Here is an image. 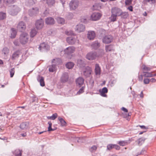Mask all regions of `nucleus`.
I'll return each mask as SVG.
<instances>
[{"instance_id":"obj_1","label":"nucleus","mask_w":156,"mask_h":156,"mask_svg":"<svg viewBox=\"0 0 156 156\" xmlns=\"http://www.w3.org/2000/svg\"><path fill=\"white\" fill-rule=\"evenodd\" d=\"M29 36L26 33H23L20 35V41L22 44H25L28 42Z\"/></svg>"},{"instance_id":"obj_2","label":"nucleus","mask_w":156,"mask_h":156,"mask_svg":"<svg viewBox=\"0 0 156 156\" xmlns=\"http://www.w3.org/2000/svg\"><path fill=\"white\" fill-rule=\"evenodd\" d=\"M20 9L16 5H13L9 9L8 12L12 16L16 15L20 11Z\"/></svg>"},{"instance_id":"obj_3","label":"nucleus","mask_w":156,"mask_h":156,"mask_svg":"<svg viewBox=\"0 0 156 156\" xmlns=\"http://www.w3.org/2000/svg\"><path fill=\"white\" fill-rule=\"evenodd\" d=\"M102 14L99 12H94L93 13L90 17V20L93 21H96L100 20Z\"/></svg>"},{"instance_id":"obj_4","label":"nucleus","mask_w":156,"mask_h":156,"mask_svg":"<svg viewBox=\"0 0 156 156\" xmlns=\"http://www.w3.org/2000/svg\"><path fill=\"white\" fill-rule=\"evenodd\" d=\"M113 37L111 35H108L104 36L102 39L103 42L105 44L111 43L113 40Z\"/></svg>"},{"instance_id":"obj_5","label":"nucleus","mask_w":156,"mask_h":156,"mask_svg":"<svg viewBox=\"0 0 156 156\" xmlns=\"http://www.w3.org/2000/svg\"><path fill=\"white\" fill-rule=\"evenodd\" d=\"M26 24L23 21L19 22L17 26V30L20 32L24 31L26 29Z\"/></svg>"},{"instance_id":"obj_6","label":"nucleus","mask_w":156,"mask_h":156,"mask_svg":"<svg viewBox=\"0 0 156 156\" xmlns=\"http://www.w3.org/2000/svg\"><path fill=\"white\" fill-rule=\"evenodd\" d=\"M78 2L77 0H72L69 3V5L71 10H74L78 7Z\"/></svg>"},{"instance_id":"obj_7","label":"nucleus","mask_w":156,"mask_h":156,"mask_svg":"<svg viewBox=\"0 0 156 156\" xmlns=\"http://www.w3.org/2000/svg\"><path fill=\"white\" fill-rule=\"evenodd\" d=\"M98 56L96 52H91L87 53L86 56V58L89 60H93L95 59Z\"/></svg>"},{"instance_id":"obj_8","label":"nucleus","mask_w":156,"mask_h":156,"mask_svg":"<svg viewBox=\"0 0 156 156\" xmlns=\"http://www.w3.org/2000/svg\"><path fill=\"white\" fill-rule=\"evenodd\" d=\"M91 68L89 66H87L84 68L82 72L83 74L86 77H89L91 73Z\"/></svg>"},{"instance_id":"obj_9","label":"nucleus","mask_w":156,"mask_h":156,"mask_svg":"<svg viewBox=\"0 0 156 156\" xmlns=\"http://www.w3.org/2000/svg\"><path fill=\"white\" fill-rule=\"evenodd\" d=\"M44 20L41 19L37 20L35 23V26L37 29H42L44 26Z\"/></svg>"},{"instance_id":"obj_10","label":"nucleus","mask_w":156,"mask_h":156,"mask_svg":"<svg viewBox=\"0 0 156 156\" xmlns=\"http://www.w3.org/2000/svg\"><path fill=\"white\" fill-rule=\"evenodd\" d=\"M49 48L50 47L49 45L47 43H41L39 47V49L41 51H42L44 50H48L49 49Z\"/></svg>"},{"instance_id":"obj_11","label":"nucleus","mask_w":156,"mask_h":156,"mask_svg":"<svg viewBox=\"0 0 156 156\" xmlns=\"http://www.w3.org/2000/svg\"><path fill=\"white\" fill-rule=\"evenodd\" d=\"M85 26L84 25L79 24L76 26L75 30L77 32L80 33L84 31L85 30Z\"/></svg>"},{"instance_id":"obj_12","label":"nucleus","mask_w":156,"mask_h":156,"mask_svg":"<svg viewBox=\"0 0 156 156\" xmlns=\"http://www.w3.org/2000/svg\"><path fill=\"white\" fill-rule=\"evenodd\" d=\"M122 10L119 8L115 7L111 9L112 13L118 16L121 15Z\"/></svg>"},{"instance_id":"obj_13","label":"nucleus","mask_w":156,"mask_h":156,"mask_svg":"<svg viewBox=\"0 0 156 156\" xmlns=\"http://www.w3.org/2000/svg\"><path fill=\"white\" fill-rule=\"evenodd\" d=\"M75 50V48L73 46H70L66 48L64 50V51L65 54L69 55L73 53Z\"/></svg>"},{"instance_id":"obj_14","label":"nucleus","mask_w":156,"mask_h":156,"mask_svg":"<svg viewBox=\"0 0 156 156\" xmlns=\"http://www.w3.org/2000/svg\"><path fill=\"white\" fill-rule=\"evenodd\" d=\"M76 38L73 37H68L66 39L67 42L70 44L72 45L74 44L77 41Z\"/></svg>"},{"instance_id":"obj_15","label":"nucleus","mask_w":156,"mask_h":156,"mask_svg":"<svg viewBox=\"0 0 156 156\" xmlns=\"http://www.w3.org/2000/svg\"><path fill=\"white\" fill-rule=\"evenodd\" d=\"M39 12L38 9L37 7L33 8L32 9L30 10L29 12V15L30 16H33L37 14Z\"/></svg>"},{"instance_id":"obj_16","label":"nucleus","mask_w":156,"mask_h":156,"mask_svg":"<svg viewBox=\"0 0 156 156\" xmlns=\"http://www.w3.org/2000/svg\"><path fill=\"white\" fill-rule=\"evenodd\" d=\"M69 77L68 73H63L61 77V81L62 83L66 82L68 81Z\"/></svg>"},{"instance_id":"obj_17","label":"nucleus","mask_w":156,"mask_h":156,"mask_svg":"<svg viewBox=\"0 0 156 156\" xmlns=\"http://www.w3.org/2000/svg\"><path fill=\"white\" fill-rule=\"evenodd\" d=\"M95 37V34L94 31H88L87 34V38L90 40H93Z\"/></svg>"},{"instance_id":"obj_18","label":"nucleus","mask_w":156,"mask_h":156,"mask_svg":"<svg viewBox=\"0 0 156 156\" xmlns=\"http://www.w3.org/2000/svg\"><path fill=\"white\" fill-rule=\"evenodd\" d=\"M45 22L47 24L52 25L55 23V21L53 18L51 17H49L45 19Z\"/></svg>"},{"instance_id":"obj_19","label":"nucleus","mask_w":156,"mask_h":156,"mask_svg":"<svg viewBox=\"0 0 156 156\" xmlns=\"http://www.w3.org/2000/svg\"><path fill=\"white\" fill-rule=\"evenodd\" d=\"M100 93V95L102 97H106L107 95L105 94L108 92V90L106 87L103 88L101 90H99Z\"/></svg>"},{"instance_id":"obj_20","label":"nucleus","mask_w":156,"mask_h":156,"mask_svg":"<svg viewBox=\"0 0 156 156\" xmlns=\"http://www.w3.org/2000/svg\"><path fill=\"white\" fill-rule=\"evenodd\" d=\"M84 79L81 77H79L76 80L77 85L79 86L80 87L84 83Z\"/></svg>"},{"instance_id":"obj_21","label":"nucleus","mask_w":156,"mask_h":156,"mask_svg":"<svg viewBox=\"0 0 156 156\" xmlns=\"http://www.w3.org/2000/svg\"><path fill=\"white\" fill-rule=\"evenodd\" d=\"M100 44L98 42L96 41L92 43L91 45V47L92 49H96L100 46Z\"/></svg>"},{"instance_id":"obj_22","label":"nucleus","mask_w":156,"mask_h":156,"mask_svg":"<svg viewBox=\"0 0 156 156\" xmlns=\"http://www.w3.org/2000/svg\"><path fill=\"white\" fill-rule=\"evenodd\" d=\"M9 52V49L6 47H5L2 50V54L4 56H6L8 55Z\"/></svg>"},{"instance_id":"obj_23","label":"nucleus","mask_w":156,"mask_h":156,"mask_svg":"<svg viewBox=\"0 0 156 156\" xmlns=\"http://www.w3.org/2000/svg\"><path fill=\"white\" fill-rule=\"evenodd\" d=\"M95 73L96 75L99 76L101 74V68L98 64H96L95 68Z\"/></svg>"},{"instance_id":"obj_24","label":"nucleus","mask_w":156,"mask_h":156,"mask_svg":"<svg viewBox=\"0 0 156 156\" xmlns=\"http://www.w3.org/2000/svg\"><path fill=\"white\" fill-rule=\"evenodd\" d=\"M52 63L56 66V65L61 64L62 63V61L60 58H56L53 59L52 60Z\"/></svg>"},{"instance_id":"obj_25","label":"nucleus","mask_w":156,"mask_h":156,"mask_svg":"<svg viewBox=\"0 0 156 156\" xmlns=\"http://www.w3.org/2000/svg\"><path fill=\"white\" fill-rule=\"evenodd\" d=\"M29 126V123L26 122L21 123L20 125V127L22 129H25L28 128Z\"/></svg>"},{"instance_id":"obj_26","label":"nucleus","mask_w":156,"mask_h":156,"mask_svg":"<svg viewBox=\"0 0 156 156\" xmlns=\"http://www.w3.org/2000/svg\"><path fill=\"white\" fill-rule=\"evenodd\" d=\"M20 54V51L19 50H17L15 51L12 55L11 58L12 60H14L18 58L19 57Z\"/></svg>"},{"instance_id":"obj_27","label":"nucleus","mask_w":156,"mask_h":156,"mask_svg":"<svg viewBox=\"0 0 156 156\" xmlns=\"http://www.w3.org/2000/svg\"><path fill=\"white\" fill-rule=\"evenodd\" d=\"M37 81L39 82L41 86L43 87L44 86V78L42 76H38L37 78Z\"/></svg>"},{"instance_id":"obj_28","label":"nucleus","mask_w":156,"mask_h":156,"mask_svg":"<svg viewBox=\"0 0 156 156\" xmlns=\"http://www.w3.org/2000/svg\"><path fill=\"white\" fill-rule=\"evenodd\" d=\"M155 0H143L142 3L144 5H146L148 3L150 4H152L155 3Z\"/></svg>"},{"instance_id":"obj_29","label":"nucleus","mask_w":156,"mask_h":156,"mask_svg":"<svg viewBox=\"0 0 156 156\" xmlns=\"http://www.w3.org/2000/svg\"><path fill=\"white\" fill-rule=\"evenodd\" d=\"M37 31L35 29H32L30 33V37H34L37 34Z\"/></svg>"},{"instance_id":"obj_30","label":"nucleus","mask_w":156,"mask_h":156,"mask_svg":"<svg viewBox=\"0 0 156 156\" xmlns=\"http://www.w3.org/2000/svg\"><path fill=\"white\" fill-rule=\"evenodd\" d=\"M11 37L12 38H14L15 37L16 35V29L14 28H12L11 29Z\"/></svg>"},{"instance_id":"obj_31","label":"nucleus","mask_w":156,"mask_h":156,"mask_svg":"<svg viewBox=\"0 0 156 156\" xmlns=\"http://www.w3.org/2000/svg\"><path fill=\"white\" fill-rule=\"evenodd\" d=\"M48 70L49 72H53L56 70V66L53 64L49 67Z\"/></svg>"},{"instance_id":"obj_32","label":"nucleus","mask_w":156,"mask_h":156,"mask_svg":"<svg viewBox=\"0 0 156 156\" xmlns=\"http://www.w3.org/2000/svg\"><path fill=\"white\" fill-rule=\"evenodd\" d=\"M22 151L20 150L16 149L13 152V153L16 156H21Z\"/></svg>"},{"instance_id":"obj_33","label":"nucleus","mask_w":156,"mask_h":156,"mask_svg":"<svg viewBox=\"0 0 156 156\" xmlns=\"http://www.w3.org/2000/svg\"><path fill=\"white\" fill-rule=\"evenodd\" d=\"M66 66L67 68L69 69H71L74 66V64L72 62H69L67 63Z\"/></svg>"},{"instance_id":"obj_34","label":"nucleus","mask_w":156,"mask_h":156,"mask_svg":"<svg viewBox=\"0 0 156 156\" xmlns=\"http://www.w3.org/2000/svg\"><path fill=\"white\" fill-rule=\"evenodd\" d=\"M56 20L58 23L61 24H64L65 23V20L63 18L60 17H57Z\"/></svg>"},{"instance_id":"obj_35","label":"nucleus","mask_w":156,"mask_h":156,"mask_svg":"<svg viewBox=\"0 0 156 156\" xmlns=\"http://www.w3.org/2000/svg\"><path fill=\"white\" fill-rule=\"evenodd\" d=\"M55 0H47L46 3L49 6H51L54 5L55 3Z\"/></svg>"},{"instance_id":"obj_36","label":"nucleus","mask_w":156,"mask_h":156,"mask_svg":"<svg viewBox=\"0 0 156 156\" xmlns=\"http://www.w3.org/2000/svg\"><path fill=\"white\" fill-rule=\"evenodd\" d=\"M118 144L122 146H125L127 144V141L126 140H122L119 141Z\"/></svg>"},{"instance_id":"obj_37","label":"nucleus","mask_w":156,"mask_h":156,"mask_svg":"<svg viewBox=\"0 0 156 156\" xmlns=\"http://www.w3.org/2000/svg\"><path fill=\"white\" fill-rule=\"evenodd\" d=\"M58 119L61 123V126H66V122L62 118L60 117H58Z\"/></svg>"},{"instance_id":"obj_38","label":"nucleus","mask_w":156,"mask_h":156,"mask_svg":"<svg viewBox=\"0 0 156 156\" xmlns=\"http://www.w3.org/2000/svg\"><path fill=\"white\" fill-rule=\"evenodd\" d=\"M120 16H121V17L123 19H126L128 17L129 14L127 12H122V11Z\"/></svg>"},{"instance_id":"obj_39","label":"nucleus","mask_w":156,"mask_h":156,"mask_svg":"<svg viewBox=\"0 0 156 156\" xmlns=\"http://www.w3.org/2000/svg\"><path fill=\"white\" fill-rule=\"evenodd\" d=\"M16 0H4V2L7 5L10 4L14 3L15 2Z\"/></svg>"},{"instance_id":"obj_40","label":"nucleus","mask_w":156,"mask_h":156,"mask_svg":"<svg viewBox=\"0 0 156 156\" xmlns=\"http://www.w3.org/2000/svg\"><path fill=\"white\" fill-rule=\"evenodd\" d=\"M117 16L115 14L112 13L111 16L110 17V19L111 21L114 22L116 20V17Z\"/></svg>"},{"instance_id":"obj_41","label":"nucleus","mask_w":156,"mask_h":156,"mask_svg":"<svg viewBox=\"0 0 156 156\" xmlns=\"http://www.w3.org/2000/svg\"><path fill=\"white\" fill-rule=\"evenodd\" d=\"M36 1V0H28L27 1V4L29 5H32L35 3Z\"/></svg>"},{"instance_id":"obj_42","label":"nucleus","mask_w":156,"mask_h":156,"mask_svg":"<svg viewBox=\"0 0 156 156\" xmlns=\"http://www.w3.org/2000/svg\"><path fill=\"white\" fill-rule=\"evenodd\" d=\"M154 74L151 73L144 72L143 76L145 77H150L153 76Z\"/></svg>"},{"instance_id":"obj_43","label":"nucleus","mask_w":156,"mask_h":156,"mask_svg":"<svg viewBox=\"0 0 156 156\" xmlns=\"http://www.w3.org/2000/svg\"><path fill=\"white\" fill-rule=\"evenodd\" d=\"M77 65H79L80 67L82 66H83V65L84 64V62L81 59H79L77 61Z\"/></svg>"},{"instance_id":"obj_44","label":"nucleus","mask_w":156,"mask_h":156,"mask_svg":"<svg viewBox=\"0 0 156 156\" xmlns=\"http://www.w3.org/2000/svg\"><path fill=\"white\" fill-rule=\"evenodd\" d=\"M113 46L112 45H106L105 46V50L107 52L113 50Z\"/></svg>"},{"instance_id":"obj_45","label":"nucleus","mask_w":156,"mask_h":156,"mask_svg":"<svg viewBox=\"0 0 156 156\" xmlns=\"http://www.w3.org/2000/svg\"><path fill=\"white\" fill-rule=\"evenodd\" d=\"M6 17V15L5 13L2 12H0V20L5 19Z\"/></svg>"},{"instance_id":"obj_46","label":"nucleus","mask_w":156,"mask_h":156,"mask_svg":"<svg viewBox=\"0 0 156 156\" xmlns=\"http://www.w3.org/2000/svg\"><path fill=\"white\" fill-rule=\"evenodd\" d=\"M145 139L143 138H140L139 139L137 140L138 144L139 145H141L144 142Z\"/></svg>"},{"instance_id":"obj_47","label":"nucleus","mask_w":156,"mask_h":156,"mask_svg":"<svg viewBox=\"0 0 156 156\" xmlns=\"http://www.w3.org/2000/svg\"><path fill=\"white\" fill-rule=\"evenodd\" d=\"M9 72L10 73V76L11 77H12L14 74L15 69L14 68L11 69L9 70Z\"/></svg>"},{"instance_id":"obj_48","label":"nucleus","mask_w":156,"mask_h":156,"mask_svg":"<svg viewBox=\"0 0 156 156\" xmlns=\"http://www.w3.org/2000/svg\"><path fill=\"white\" fill-rule=\"evenodd\" d=\"M48 124L49 125V126L48 128V131H50L55 130L54 129H53L51 128L52 123L51 121L48 122Z\"/></svg>"},{"instance_id":"obj_49","label":"nucleus","mask_w":156,"mask_h":156,"mask_svg":"<svg viewBox=\"0 0 156 156\" xmlns=\"http://www.w3.org/2000/svg\"><path fill=\"white\" fill-rule=\"evenodd\" d=\"M107 149L110 150L113 148H114V144H108L107 147Z\"/></svg>"},{"instance_id":"obj_50","label":"nucleus","mask_w":156,"mask_h":156,"mask_svg":"<svg viewBox=\"0 0 156 156\" xmlns=\"http://www.w3.org/2000/svg\"><path fill=\"white\" fill-rule=\"evenodd\" d=\"M85 87H82L79 90V91L77 92V94H82L83 92H84V90Z\"/></svg>"},{"instance_id":"obj_51","label":"nucleus","mask_w":156,"mask_h":156,"mask_svg":"<svg viewBox=\"0 0 156 156\" xmlns=\"http://www.w3.org/2000/svg\"><path fill=\"white\" fill-rule=\"evenodd\" d=\"M97 147L95 146H93L90 149V151L92 152L94 151L97 149Z\"/></svg>"},{"instance_id":"obj_52","label":"nucleus","mask_w":156,"mask_h":156,"mask_svg":"<svg viewBox=\"0 0 156 156\" xmlns=\"http://www.w3.org/2000/svg\"><path fill=\"white\" fill-rule=\"evenodd\" d=\"M143 69L144 71H150L151 70V68L150 67L147 66L145 65L143 66Z\"/></svg>"},{"instance_id":"obj_53","label":"nucleus","mask_w":156,"mask_h":156,"mask_svg":"<svg viewBox=\"0 0 156 156\" xmlns=\"http://www.w3.org/2000/svg\"><path fill=\"white\" fill-rule=\"evenodd\" d=\"M66 34L68 35H70L73 34V31L70 30L69 31H65Z\"/></svg>"},{"instance_id":"obj_54","label":"nucleus","mask_w":156,"mask_h":156,"mask_svg":"<svg viewBox=\"0 0 156 156\" xmlns=\"http://www.w3.org/2000/svg\"><path fill=\"white\" fill-rule=\"evenodd\" d=\"M150 82V80L147 78H145L144 80V82L145 84H147Z\"/></svg>"},{"instance_id":"obj_55","label":"nucleus","mask_w":156,"mask_h":156,"mask_svg":"<svg viewBox=\"0 0 156 156\" xmlns=\"http://www.w3.org/2000/svg\"><path fill=\"white\" fill-rule=\"evenodd\" d=\"M57 114L56 113L53 114L51 116L52 118V120H54L57 117Z\"/></svg>"},{"instance_id":"obj_56","label":"nucleus","mask_w":156,"mask_h":156,"mask_svg":"<svg viewBox=\"0 0 156 156\" xmlns=\"http://www.w3.org/2000/svg\"><path fill=\"white\" fill-rule=\"evenodd\" d=\"M114 147L116 150H119L120 149V147L117 145L114 144Z\"/></svg>"},{"instance_id":"obj_57","label":"nucleus","mask_w":156,"mask_h":156,"mask_svg":"<svg viewBox=\"0 0 156 156\" xmlns=\"http://www.w3.org/2000/svg\"><path fill=\"white\" fill-rule=\"evenodd\" d=\"M144 76L143 75H139L138 76V79L140 81H142L143 80V76Z\"/></svg>"},{"instance_id":"obj_58","label":"nucleus","mask_w":156,"mask_h":156,"mask_svg":"<svg viewBox=\"0 0 156 156\" xmlns=\"http://www.w3.org/2000/svg\"><path fill=\"white\" fill-rule=\"evenodd\" d=\"M13 43L16 46L18 45L19 44V42L17 40L14 41Z\"/></svg>"},{"instance_id":"obj_59","label":"nucleus","mask_w":156,"mask_h":156,"mask_svg":"<svg viewBox=\"0 0 156 156\" xmlns=\"http://www.w3.org/2000/svg\"><path fill=\"white\" fill-rule=\"evenodd\" d=\"M44 14L45 16L48 15L49 14V11L48 10H46L44 12Z\"/></svg>"},{"instance_id":"obj_60","label":"nucleus","mask_w":156,"mask_h":156,"mask_svg":"<svg viewBox=\"0 0 156 156\" xmlns=\"http://www.w3.org/2000/svg\"><path fill=\"white\" fill-rule=\"evenodd\" d=\"M121 110L126 112H128L127 109L124 107H122L121 108Z\"/></svg>"},{"instance_id":"obj_61","label":"nucleus","mask_w":156,"mask_h":156,"mask_svg":"<svg viewBox=\"0 0 156 156\" xmlns=\"http://www.w3.org/2000/svg\"><path fill=\"white\" fill-rule=\"evenodd\" d=\"M150 81L152 82H154L156 81V78L155 77L154 78H152L150 80Z\"/></svg>"},{"instance_id":"obj_62","label":"nucleus","mask_w":156,"mask_h":156,"mask_svg":"<svg viewBox=\"0 0 156 156\" xmlns=\"http://www.w3.org/2000/svg\"><path fill=\"white\" fill-rule=\"evenodd\" d=\"M128 9L130 11H133V7L131 6H130L128 8Z\"/></svg>"},{"instance_id":"obj_63","label":"nucleus","mask_w":156,"mask_h":156,"mask_svg":"<svg viewBox=\"0 0 156 156\" xmlns=\"http://www.w3.org/2000/svg\"><path fill=\"white\" fill-rule=\"evenodd\" d=\"M140 97L141 98H143L144 95H143V92L142 91L141 92V93H140Z\"/></svg>"},{"instance_id":"obj_64","label":"nucleus","mask_w":156,"mask_h":156,"mask_svg":"<svg viewBox=\"0 0 156 156\" xmlns=\"http://www.w3.org/2000/svg\"><path fill=\"white\" fill-rule=\"evenodd\" d=\"M21 135L23 137H25L26 136L27 134H26V133H25L21 134Z\"/></svg>"}]
</instances>
